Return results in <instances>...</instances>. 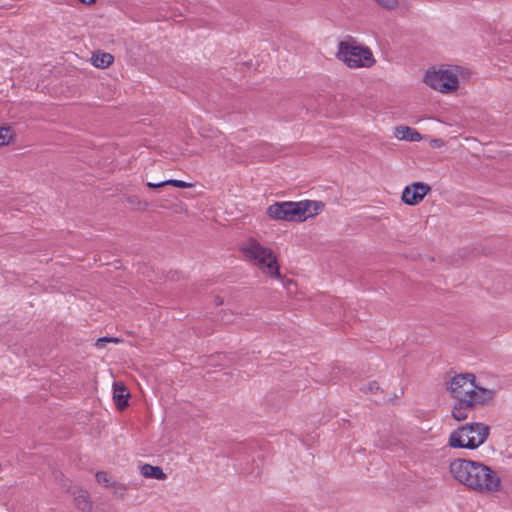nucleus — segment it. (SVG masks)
Here are the masks:
<instances>
[{"label":"nucleus","mask_w":512,"mask_h":512,"mask_svg":"<svg viewBox=\"0 0 512 512\" xmlns=\"http://www.w3.org/2000/svg\"><path fill=\"white\" fill-rule=\"evenodd\" d=\"M166 185H167L166 180L162 181V182H159V183H152V182H148L147 183V186L149 188H160V187H164Z\"/></svg>","instance_id":"obj_23"},{"label":"nucleus","mask_w":512,"mask_h":512,"mask_svg":"<svg viewBox=\"0 0 512 512\" xmlns=\"http://www.w3.org/2000/svg\"><path fill=\"white\" fill-rule=\"evenodd\" d=\"M166 183H167V185H171V186H174V187H177V188H190V187H192L191 183H188V182H185V181H182V180L170 179V180H166Z\"/></svg>","instance_id":"obj_21"},{"label":"nucleus","mask_w":512,"mask_h":512,"mask_svg":"<svg viewBox=\"0 0 512 512\" xmlns=\"http://www.w3.org/2000/svg\"><path fill=\"white\" fill-rule=\"evenodd\" d=\"M96 480L99 484L105 486V487H116L117 484L113 482L110 478V476L103 471L96 473Z\"/></svg>","instance_id":"obj_18"},{"label":"nucleus","mask_w":512,"mask_h":512,"mask_svg":"<svg viewBox=\"0 0 512 512\" xmlns=\"http://www.w3.org/2000/svg\"><path fill=\"white\" fill-rule=\"evenodd\" d=\"M373 2L383 11L394 12L399 9L401 0H373Z\"/></svg>","instance_id":"obj_16"},{"label":"nucleus","mask_w":512,"mask_h":512,"mask_svg":"<svg viewBox=\"0 0 512 512\" xmlns=\"http://www.w3.org/2000/svg\"><path fill=\"white\" fill-rule=\"evenodd\" d=\"M431 191V187L429 184L424 182H413L410 185H407L401 195V200L403 203L409 206L418 205L427 194Z\"/></svg>","instance_id":"obj_8"},{"label":"nucleus","mask_w":512,"mask_h":512,"mask_svg":"<svg viewBox=\"0 0 512 512\" xmlns=\"http://www.w3.org/2000/svg\"><path fill=\"white\" fill-rule=\"evenodd\" d=\"M472 75V71L464 65L440 64L425 71L423 83L440 94L452 95L463 88Z\"/></svg>","instance_id":"obj_3"},{"label":"nucleus","mask_w":512,"mask_h":512,"mask_svg":"<svg viewBox=\"0 0 512 512\" xmlns=\"http://www.w3.org/2000/svg\"><path fill=\"white\" fill-rule=\"evenodd\" d=\"M258 270L270 279H281L278 259L274 251L258 245Z\"/></svg>","instance_id":"obj_7"},{"label":"nucleus","mask_w":512,"mask_h":512,"mask_svg":"<svg viewBox=\"0 0 512 512\" xmlns=\"http://www.w3.org/2000/svg\"><path fill=\"white\" fill-rule=\"evenodd\" d=\"M489 435L490 427L487 424L466 423L449 434L447 446L453 449L475 450L487 441Z\"/></svg>","instance_id":"obj_5"},{"label":"nucleus","mask_w":512,"mask_h":512,"mask_svg":"<svg viewBox=\"0 0 512 512\" xmlns=\"http://www.w3.org/2000/svg\"><path fill=\"white\" fill-rule=\"evenodd\" d=\"M429 143L432 148H442L445 145V142L439 138H433Z\"/></svg>","instance_id":"obj_22"},{"label":"nucleus","mask_w":512,"mask_h":512,"mask_svg":"<svg viewBox=\"0 0 512 512\" xmlns=\"http://www.w3.org/2000/svg\"><path fill=\"white\" fill-rule=\"evenodd\" d=\"M451 477L467 490L480 495H493L502 489V480L489 465L471 459L458 458L449 464Z\"/></svg>","instance_id":"obj_1"},{"label":"nucleus","mask_w":512,"mask_h":512,"mask_svg":"<svg viewBox=\"0 0 512 512\" xmlns=\"http://www.w3.org/2000/svg\"><path fill=\"white\" fill-rule=\"evenodd\" d=\"M16 140V133L11 126H0V146H8Z\"/></svg>","instance_id":"obj_15"},{"label":"nucleus","mask_w":512,"mask_h":512,"mask_svg":"<svg viewBox=\"0 0 512 512\" xmlns=\"http://www.w3.org/2000/svg\"><path fill=\"white\" fill-rule=\"evenodd\" d=\"M380 387L377 382L372 381L361 388L365 394H375L379 391Z\"/></svg>","instance_id":"obj_20"},{"label":"nucleus","mask_w":512,"mask_h":512,"mask_svg":"<svg viewBox=\"0 0 512 512\" xmlns=\"http://www.w3.org/2000/svg\"><path fill=\"white\" fill-rule=\"evenodd\" d=\"M336 57L350 69L371 68L376 64L372 50L352 37L338 43Z\"/></svg>","instance_id":"obj_6"},{"label":"nucleus","mask_w":512,"mask_h":512,"mask_svg":"<svg viewBox=\"0 0 512 512\" xmlns=\"http://www.w3.org/2000/svg\"><path fill=\"white\" fill-rule=\"evenodd\" d=\"M393 135L396 139L401 141L419 142L423 139L422 135L417 130L406 125L394 127Z\"/></svg>","instance_id":"obj_9"},{"label":"nucleus","mask_w":512,"mask_h":512,"mask_svg":"<svg viewBox=\"0 0 512 512\" xmlns=\"http://www.w3.org/2000/svg\"><path fill=\"white\" fill-rule=\"evenodd\" d=\"M446 390L456 401L474 409L491 404L496 396V390L481 386L472 373H461L451 377L446 382Z\"/></svg>","instance_id":"obj_2"},{"label":"nucleus","mask_w":512,"mask_h":512,"mask_svg":"<svg viewBox=\"0 0 512 512\" xmlns=\"http://www.w3.org/2000/svg\"><path fill=\"white\" fill-rule=\"evenodd\" d=\"M241 251L245 258L252 261L256 259V244L254 241H251L248 244H243L241 246Z\"/></svg>","instance_id":"obj_17"},{"label":"nucleus","mask_w":512,"mask_h":512,"mask_svg":"<svg viewBox=\"0 0 512 512\" xmlns=\"http://www.w3.org/2000/svg\"><path fill=\"white\" fill-rule=\"evenodd\" d=\"M90 62L98 69H105L112 65L114 57L108 52L96 51L92 54Z\"/></svg>","instance_id":"obj_12"},{"label":"nucleus","mask_w":512,"mask_h":512,"mask_svg":"<svg viewBox=\"0 0 512 512\" xmlns=\"http://www.w3.org/2000/svg\"><path fill=\"white\" fill-rule=\"evenodd\" d=\"M140 473L143 477L156 480H165L167 478L166 473L159 466H153L150 464H143L140 467Z\"/></svg>","instance_id":"obj_13"},{"label":"nucleus","mask_w":512,"mask_h":512,"mask_svg":"<svg viewBox=\"0 0 512 512\" xmlns=\"http://www.w3.org/2000/svg\"><path fill=\"white\" fill-rule=\"evenodd\" d=\"M121 340L119 338H115V337H103V338H99L96 343H95V346L99 349H102L105 347L106 343H119Z\"/></svg>","instance_id":"obj_19"},{"label":"nucleus","mask_w":512,"mask_h":512,"mask_svg":"<svg viewBox=\"0 0 512 512\" xmlns=\"http://www.w3.org/2000/svg\"><path fill=\"white\" fill-rule=\"evenodd\" d=\"M475 410L471 406H466L461 401H456L451 409V416L458 422L464 421L469 417V412Z\"/></svg>","instance_id":"obj_14"},{"label":"nucleus","mask_w":512,"mask_h":512,"mask_svg":"<svg viewBox=\"0 0 512 512\" xmlns=\"http://www.w3.org/2000/svg\"><path fill=\"white\" fill-rule=\"evenodd\" d=\"M74 497V504L81 512H91L93 504L90 499V495L86 490L77 488L72 492Z\"/></svg>","instance_id":"obj_10"},{"label":"nucleus","mask_w":512,"mask_h":512,"mask_svg":"<svg viewBox=\"0 0 512 512\" xmlns=\"http://www.w3.org/2000/svg\"><path fill=\"white\" fill-rule=\"evenodd\" d=\"M130 394L127 391L125 385L120 382H115L113 385V399L115 401L116 406L119 409H124L127 406V401Z\"/></svg>","instance_id":"obj_11"},{"label":"nucleus","mask_w":512,"mask_h":512,"mask_svg":"<svg viewBox=\"0 0 512 512\" xmlns=\"http://www.w3.org/2000/svg\"><path fill=\"white\" fill-rule=\"evenodd\" d=\"M323 208L324 204L315 200L283 201L271 204L266 214L272 220L301 223L318 215Z\"/></svg>","instance_id":"obj_4"}]
</instances>
